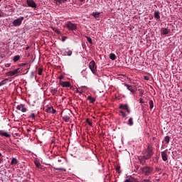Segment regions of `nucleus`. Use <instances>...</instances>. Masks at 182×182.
<instances>
[{
    "label": "nucleus",
    "mask_w": 182,
    "mask_h": 182,
    "mask_svg": "<svg viewBox=\"0 0 182 182\" xmlns=\"http://www.w3.org/2000/svg\"><path fill=\"white\" fill-rule=\"evenodd\" d=\"M144 182H149L150 181L148 180V179H144Z\"/></svg>",
    "instance_id": "nucleus-52"
},
{
    "label": "nucleus",
    "mask_w": 182,
    "mask_h": 182,
    "mask_svg": "<svg viewBox=\"0 0 182 182\" xmlns=\"http://www.w3.org/2000/svg\"><path fill=\"white\" fill-rule=\"evenodd\" d=\"M56 92H58V88H53L50 90V92L53 93V95H55V93H56Z\"/></svg>",
    "instance_id": "nucleus-32"
},
{
    "label": "nucleus",
    "mask_w": 182,
    "mask_h": 182,
    "mask_svg": "<svg viewBox=\"0 0 182 182\" xmlns=\"http://www.w3.org/2000/svg\"><path fill=\"white\" fill-rule=\"evenodd\" d=\"M116 171H117V173H122V172L120 171V166H117V167H116Z\"/></svg>",
    "instance_id": "nucleus-40"
},
{
    "label": "nucleus",
    "mask_w": 182,
    "mask_h": 182,
    "mask_svg": "<svg viewBox=\"0 0 182 182\" xmlns=\"http://www.w3.org/2000/svg\"><path fill=\"white\" fill-rule=\"evenodd\" d=\"M65 26L66 28H68V29H69V31H76V29H77V26L70 21H68L66 23Z\"/></svg>",
    "instance_id": "nucleus-5"
},
{
    "label": "nucleus",
    "mask_w": 182,
    "mask_h": 182,
    "mask_svg": "<svg viewBox=\"0 0 182 182\" xmlns=\"http://www.w3.org/2000/svg\"><path fill=\"white\" fill-rule=\"evenodd\" d=\"M55 170H58L59 171H66V170L63 168H55Z\"/></svg>",
    "instance_id": "nucleus-36"
},
{
    "label": "nucleus",
    "mask_w": 182,
    "mask_h": 182,
    "mask_svg": "<svg viewBox=\"0 0 182 182\" xmlns=\"http://www.w3.org/2000/svg\"><path fill=\"white\" fill-rule=\"evenodd\" d=\"M0 161H2V154L0 152Z\"/></svg>",
    "instance_id": "nucleus-48"
},
{
    "label": "nucleus",
    "mask_w": 182,
    "mask_h": 182,
    "mask_svg": "<svg viewBox=\"0 0 182 182\" xmlns=\"http://www.w3.org/2000/svg\"><path fill=\"white\" fill-rule=\"evenodd\" d=\"M0 18H4V12L2 11H0Z\"/></svg>",
    "instance_id": "nucleus-43"
},
{
    "label": "nucleus",
    "mask_w": 182,
    "mask_h": 182,
    "mask_svg": "<svg viewBox=\"0 0 182 182\" xmlns=\"http://www.w3.org/2000/svg\"><path fill=\"white\" fill-rule=\"evenodd\" d=\"M60 85L63 87H70L71 85L68 81H60Z\"/></svg>",
    "instance_id": "nucleus-11"
},
{
    "label": "nucleus",
    "mask_w": 182,
    "mask_h": 182,
    "mask_svg": "<svg viewBox=\"0 0 182 182\" xmlns=\"http://www.w3.org/2000/svg\"><path fill=\"white\" fill-rule=\"evenodd\" d=\"M23 19H25V17L23 16H20L18 18L14 20L12 23L14 25V26H21V25H22V22L23 21Z\"/></svg>",
    "instance_id": "nucleus-4"
},
{
    "label": "nucleus",
    "mask_w": 182,
    "mask_h": 182,
    "mask_svg": "<svg viewBox=\"0 0 182 182\" xmlns=\"http://www.w3.org/2000/svg\"><path fill=\"white\" fill-rule=\"evenodd\" d=\"M26 4L30 8H36V3L33 0H26Z\"/></svg>",
    "instance_id": "nucleus-7"
},
{
    "label": "nucleus",
    "mask_w": 182,
    "mask_h": 182,
    "mask_svg": "<svg viewBox=\"0 0 182 182\" xmlns=\"http://www.w3.org/2000/svg\"><path fill=\"white\" fill-rule=\"evenodd\" d=\"M125 110L127 112L128 114H130V109H129V107L127 108V109H125Z\"/></svg>",
    "instance_id": "nucleus-47"
},
{
    "label": "nucleus",
    "mask_w": 182,
    "mask_h": 182,
    "mask_svg": "<svg viewBox=\"0 0 182 182\" xmlns=\"http://www.w3.org/2000/svg\"><path fill=\"white\" fill-rule=\"evenodd\" d=\"M119 113L122 117H126L127 115L123 111H119Z\"/></svg>",
    "instance_id": "nucleus-38"
},
{
    "label": "nucleus",
    "mask_w": 182,
    "mask_h": 182,
    "mask_svg": "<svg viewBox=\"0 0 182 182\" xmlns=\"http://www.w3.org/2000/svg\"><path fill=\"white\" fill-rule=\"evenodd\" d=\"M58 79L60 80V82H62V79H63V75L59 76Z\"/></svg>",
    "instance_id": "nucleus-44"
},
{
    "label": "nucleus",
    "mask_w": 182,
    "mask_h": 182,
    "mask_svg": "<svg viewBox=\"0 0 182 182\" xmlns=\"http://www.w3.org/2000/svg\"><path fill=\"white\" fill-rule=\"evenodd\" d=\"M86 123H87V124H89V126H92L93 123H92V122H90V119L89 118H87L86 119Z\"/></svg>",
    "instance_id": "nucleus-33"
},
{
    "label": "nucleus",
    "mask_w": 182,
    "mask_h": 182,
    "mask_svg": "<svg viewBox=\"0 0 182 182\" xmlns=\"http://www.w3.org/2000/svg\"><path fill=\"white\" fill-rule=\"evenodd\" d=\"M16 109H17V110H21V112L23 113H25L27 110V109L25 107V105H23V104L17 105Z\"/></svg>",
    "instance_id": "nucleus-9"
},
{
    "label": "nucleus",
    "mask_w": 182,
    "mask_h": 182,
    "mask_svg": "<svg viewBox=\"0 0 182 182\" xmlns=\"http://www.w3.org/2000/svg\"><path fill=\"white\" fill-rule=\"evenodd\" d=\"M149 105L150 109H153V107H154V102H153V100H149Z\"/></svg>",
    "instance_id": "nucleus-27"
},
{
    "label": "nucleus",
    "mask_w": 182,
    "mask_h": 182,
    "mask_svg": "<svg viewBox=\"0 0 182 182\" xmlns=\"http://www.w3.org/2000/svg\"><path fill=\"white\" fill-rule=\"evenodd\" d=\"M85 38L87 40V42H89V43H90V45H93V41H92V38L89 37V36H85Z\"/></svg>",
    "instance_id": "nucleus-29"
},
{
    "label": "nucleus",
    "mask_w": 182,
    "mask_h": 182,
    "mask_svg": "<svg viewBox=\"0 0 182 182\" xmlns=\"http://www.w3.org/2000/svg\"><path fill=\"white\" fill-rule=\"evenodd\" d=\"M140 103H144V102H143V99H140Z\"/></svg>",
    "instance_id": "nucleus-54"
},
{
    "label": "nucleus",
    "mask_w": 182,
    "mask_h": 182,
    "mask_svg": "<svg viewBox=\"0 0 182 182\" xmlns=\"http://www.w3.org/2000/svg\"><path fill=\"white\" fill-rule=\"evenodd\" d=\"M9 66H11V64H6V68H9Z\"/></svg>",
    "instance_id": "nucleus-51"
},
{
    "label": "nucleus",
    "mask_w": 182,
    "mask_h": 182,
    "mask_svg": "<svg viewBox=\"0 0 182 182\" xmlns=\"http://www.w3.org/2000/svg\"><path fill=\"white\" fill-rule=\"evenodd\" d=\"M87 100L90 101V103H94L96 102V98H93L92 96H88Z\"/></svg>",
    "instance_id": "nucleus-19"
},
{
    "label": "nucleus",
    "mask_w": 182,
    "mask_h": 182,
    "mask_svg": "<svg viewBox=\"0 0 182 182\" xmlns=\"http://www.w3.org/2000/svg\"><path fill=\"white\" fill-rule=\"evenodd\" d=\"M52 29H53V31L54 32H55L56 33H58V35H60V31H59V30H58V28L52 27Z\"/></svg>",
    "instance_id": "nucleus-30"
},
{
    "label": "nucleus",
    "mask_w": 182,
    "mask_h": 182,
    "mask_svg": "<svg viewBox=\"0 0 182 182\" xmlns=\"http://www.w3.org/2000/svg\"><path fill=\"white\" fill-rule=\"evenodd\" d=\"M127 108H129L127 105H121L119 106V109H122L123 110H126Z\"/></svg>",
    "instance_id": "nucleus-25"
},
{
    "label": "nucleus",
    "mask_w": 182,
    "mask_h": 182,
    "mask_svg": "<svg viewBox=\"0 0 182 182\" xmlns=\"http://www.w3.org/2000/svg\"><path fill=\"white\" fill-rule=\"evenodd\" d=\"M0 136H4V137H11V134H8L4 130H0Z\"/></svg>",
    "instance_id": "nucleus-15"
},
{
    "label": "nucleus",
    "mask_w": 182,
    "mask_h": 182,
    "mask_svg": "<svg viewBox=\"0 0 182 182\" xmlns=\"http://www.w3.org/2000/svg\"><path fill=\"white\" fill-rule=\"evenodd\" d=\"M38 71L39 76H41V75H42V72H43V69L41 68H39Z\"/></svg>",
    "instance_id": "nucleus-34"
},
{
    "label": "nucleus",
    "mask_w": 182,
    "mask_h": 182,
    "mask_svg": "<svg viewBox=\"0 0 182 182\" xmlns=\"http://www.w3.org/2000/svg\"><path fill=\"white\" fill-rule=\"evenodd\" d=\"M51 113L52 114H55L56 113V110L53 109V107L51 109Z\"/></svg>",
    "instance_id": "nucleus-41"
},
{
    "label": "nucleus",
    "mask_w": 182,
    "mask_h": 182,
    "mask_svg": "<svg viewBox=\"0 0 182 182\" xmlns=\"http://www.w3.org/2000/svg\"><path fill=\"white\" fill-rule=\"evenodd\" d=\"M67 38H68V37L63 36V37L62 38V42H65Z\"/></svg>",
    "instance_id": "nucleus-42"
},
{
    "label": "nucleus",
    "mask_w": 182,
    "mask_h": 182,
    "mask_svg": "<svg viewBox=\"0 0 182 182\" xmlns=\"http://www.w3.org/2000/svg\"><path fill=\"white\" fill-rule=\"evenodd\" d=\"M11 164V166H14V164H18V159L16 158H12Z\"/></svg>",
    "instance_id": "nucleus-18"
},
{
    "label": "nucleus",
    "mask_w": 182,
    "mask_h": 182,
    "mask_svg": "<svg viewBox=\"0 0 182 182\" xmlns=\"http://www.w3.org/2000/svg\"><path fill=\"white\" fill-rule=\"evenodd\" d=\"M160 168H156V171H160Z\"/></svg>",
    "instance_id": "nucleus-50"
},
{
    "label": "nucleus",
    "mask_w": 182,
    "mask_h": 182,
    "mask_svg": "<svg viewBox=\"0 0 182 182\" xmlns=\"http://www.w3.org/2000/svg\"><path fill=\"white\" fill-rule=\"evenodd\" d=\"M80 2H85L86 0H78Z\"/></svg>",
    "instance_id": "nucleus-55"
},
{
    "label": "nucleus",
    "mask_w": 182,
    "mask_h": 182,
    "mask_svg": "<svg viewBox=\"0 0 182 182\" xmlns=\"http://www.w3.org/2000/svg\"><path fill=\"white\" fill-rule=\"evenodd\" d=\"M161 35H168V33H170V29L167 28H163L161 30Z\"/></svg>",
    "instance_id": "nucleus-12"
},
{
    "label": "nucleus",
    "mask_w": 182,
    "mask_h": 182,
    "mask_svg": "<svg viewBox=\"0 0 182 182\" xmlns=\"http://www.w3.org/2000/svg\"><path fill=\"white\" fill-rule=\"evenodd\" d=\"M123 85L124 86H125V87H127V89L129 90V92H131V93H132V95H134V93H136V90H134V88H133V86L128 85L127 83H124Z\"/></svg>",
    "instance_id": "nucleus-8"
},
{
    "label": "nucleus",
    "mask_w": 182,
    "mask_h": 182,
    "mask_svg": "<svg viewBox=\"0 0 182 182\" xmlns=\"http://www.w3.org/2000/svg\"><path fill=\"white\" fill-rule=\"evenodd\" d=\"M89 68L90 69L91 72L93 73V75H96V73L97 72V65H96V63L95 60H92L89 63Z\"/></svg>",
    "instance_id": "nucleus-3"
},
{
    "label": "nucleus",
    "mask_w": 182,
    "mask_h": 182,
    "mask_svg": "<svg viewBox=\"0 0 182 182\" xmlns=\"http://www.w3.org/2000/svg\"><path fill=\"white\" fill-rule=\"evenodd\" d=\"M144 79L145 80H149L150 78L149 77V76H144Z\"/></svg>",
    "instance_id": "nucleus-45"
},
{
    "label": "nucleus",
    "mask_w": 182,
    "mask_h": 182,
    "mask_svg": "<svg viewBox=\"0 0 182 182\" xmlns=\"http://www.w3.org/2000/svg\"><path fill=\"white\" fill-rule=\"evenodd\" d=\"M138 159H139L140 164H142L143 166H144V164H146V160H149V159H147V157L144 155L139 156Z\"/></svg>",
    "instance_id": "nucleus-6"
},
{
    "label": "nucleus",
    "mask_w": 182,
    "mask_h": 182,
    "mask_svg": "<svg viewBox=\"0 0 182 182\" xmlns=\"http://www.w3.org/2000/svg\"><path fill=\"white\" fill-rule=\"evenodd\" d=\"M154 16L156 19V21H161L160 20V11H154Z\"/></svg>",
    "instance_id": "nucleus-13"
},
{
    "label": "nucleus",
    "mask_w": 182,
    "mask_h": 182,
    "mask_svg": "<svg viewBox=\"0 0 182 182\" xmlns=\"http://www.w3.org/2000/svg\"><path fill=\"white\" fill-rule=\"evenodd\" d=\"M19 59H21V55H15L13 58L14 62H18V60H19Z\"/></svg>",
    "instance_id": "nucleus-23"
},
{
    "label": "nucleus",
    "mask_w": 182,
    "mask_h": 182,
    "mask_svg": "<svg viewBox=\"0 0 182 182\" xmlns=\"http://www.w3.org/2000/svg\"><path fill=\"white\" fill-rule=\"evenodd\" d=\"M26 65H28V63H21L20 66H26Z\"/></svg>",
    "instance_id": "nucleus-46"
},
{
    "label": "nucleus",
    "mask_w": 182,
    "mask_h": 182,
    "mask_svg": "<svg viewBox=\"0 0 182 182\" xmlns=\"http://www.w3.org/2000/svg\"><path fill=\"white\" fill-rule=\"evenodd\" d=\"M142 173L144 176H150L153 173V167L151 166H144L141 168Z\"/></svg>",
    "instance_id": "nucleus-2"
},
{
    "label": "nucleus",
    "mask_w": 182,
    "mask_h": 182,
    "mask_svg": "<svg viewBox=\"0 0 182 182\" xmlns=\"http://www.w3.org/2000/svg\"><path fill=\"white\" fill-rule=\"evenodd\" d=\"M2 0H0V2Z\"/></svg>",
    "instance_id": "nucleus-56"
},
{
    "label": "nucleus",
    "mask_w": 182,
    "mask_h": 182,
    "mask_svg": "<svg viewBox=\"0 0 182 182\" xmlns=\"http://www.w3.org/2000/svg\"><path fill=\"white\" fill-rule=\"evenodd\" d=\"M154 150V148L153 147V145L149 144L147 148L142 151V154H144L146 159H150L153 157V154H154V152L153 151Z\"/></svg>",
    "instance_id": "nucleus-1"
},
{
    "label": "nucleus",
    "mask_w": 182,
    "mask_h": 182,
    "mask_svg": "<svg viewBox=\"0 0 182 182\" xmlns=\"http://www.w3.org/2000/svg\"><path fill=\"white\" fill-rule=\"evenodd\" d=\"M68 0H55L56 5H60L62 4H65Z\"/></svg>",
    "instance_id": "nucleus-17"
},
{
    "label": "nucleus",
    "mask_w": 182,
    "mask_h": 182,
    "mask_svg": "<svg viewBox=\"0 0 182 182\" xmlns=\"http://www.w3.org/2000/svg\"><path fill=\"white\" fill-rule=\"evenodd\" d=\"M127 124L128 126H133V124H134V122H133V117H130L129 119Z\"/></svg>",
    "instance_id": "nucleus-20"
},
{
    "label": "nucleus",
    "mask_w": 182,
    "mask_h": 182,
    "mask_svg": "<svg viewBox=\"0 0 182 182\" xmlns=\"http://www.w3.org/2000/svg\"><path fill=\"white\" fill-rule=\"evenodd\" d=\"M65 53L68 56H72V50H68Z\"/></svg>",
    "instance_id": "nucleus-39"
},
{
    "label": "nucleus",
    "mask_w": 182,
    "mask_h": 182,
    "mask_svg": "<svg viewBox=\"0 0 182 182\" xmlns=\"http://www.w3.org/2000/svg\"><path fill=\"white\" fill-rule=\"evenodd\" d=\"M34 164L38 168H42V166L41 165V163L38 161H35Z\"/></svg>",
    "instance_id": "nucleus-24"
},
{
    "label": "nucleus",
    "mask_w": 182,
    "mask_h": 182,
    "mask_svg": "<svg viewBox=\"0 0 182 182\" xmlns=\"http://www.w3.org/2000/svg\"><path fill=\"white\" fill-rule=\"evenodd\" d=\"M63 119L66 122H69V120H70V117H68V116H64L63 117Z\"/></svg>",
    "instance_id": "nucleus-28"
},
{
    "label": "nucleus",
    "mask_w": 182,
    "mask_h": 182,
    "mask_svg": "<svg viewBox=\"0 0 182 182\" xmlns=\"http://www.w3.org/2000/svg\"><path fill=\"white\" fill-rule=\"evenodd\" d=\"M82 48H83V49H86V45L85 44H82Z\"/></svg>",
    "instance_id": "nucleus-49"
},
{
    "label": "nucleus",
    "mask_w": 182,
    "mask_h": 182,
    "mask_svg": "<svg viewBox=\"0 0 182 182\" xmlns=\"http://www.w3.org/2000/svg\"><path fill=\"white\" fill-rule=\"evenodd\" d=\"M161 156L164 161H167L168 158H167V153H166V151H162L161 153Z\"/></svg>",
    "instance_id": "nucleus-14"
},
{
    "label": "nucleus",
    "mask_w": 182,
    "mask_h": 182,
    "mask_svg": "<svg viewBox=\"0 0 182 182\" xmlns=\"http://www.w3.org/2000/svg\"><path fill=\"white\" fill-rule=\"evenodd\" d=\"M164 141H166V144H168L170 143V136H166L164 138Z\"/></svg>",
    "instance_id": "nucleus-26"
},
{
    "label": "nucleus",
    "mask_w": 182,
    "mask_h": 182,
    "mask_svg": "<svg viewBox=\"0 0 182 182\" xmlns=\"http://www.w3.org/2000/svg\"><path fill=\"white\" fill-rule=\"evenodd\" d=\"M30 119H32L33 120H35L36 119V116H35V113H32L30 116H29Z\"/></svg>",
    "instance_id": "nucleus-35"
},
{
    "label": "nucleus",
    "mask_w": 182,
    "mask_h": 182,
    "mask_svg": "<svg viewBox=\"0 0 182 182\" xmlns=\"http://www.w3.org/2000/svg\"><path fill=\"white\" fill-rule=\"evenodd\" d=\"M18 73H19V68L9 71L7 73V75H8V76H15V75H18Z\"/></svg>",
    "instance_id": "nucleus-10"
},
{
    "label": "nucleus",
    "mask_w": 182,
    "mask_h": 182,
    "mask_svg": "<svg viewBox=\"0 0 182 182\" xmlns=\"http://www.w3.org/2000/svg\"><path fill=\"white\" fill-rule=\"evenodd\" d=\"M6 80H8V79H5V80H2L0 82V86H4V85H5V82H6Z\"/></svg>",
    "instance_id": "nucleus-37"
},
{
    "label": "nucleus",
    "mask_w": 182,
    "mask_h": 182,
    "mask_svg": "<svg viewBox=\"0 0 182 182\" xmlns=\"http://www.w3.org/2000/svg\"><path fill=\"white\" fill-rule=\"evenodd\" d=\"M29 46H28L26 48V50H28L29 49Z\"/></svg>",
    "instance_id": "nucleus-53"
},
{
    "label": "nucleus",
    "mask_w": 182,
    "mask_h": 182,
    "mask_svg": "<svg viewBox=\"0 0 182 182\" xmlns=\"http://www.w3.org/2000/svg\"><path fill=\"white\" fill-rule=\"evenodd\" d=\"M92 16H94V18H95V19H97V18H99V16H100V12H93Z\"/></svg>",
    "instance_id": "nucleus-21"
},
{
    "label": "nucleus",
    "mask_w": 182,
    "mask_h": 182,
    "mask_svg": "<svg viewBox=\"0 0 182 182\" xmlns=\"http://www.w3.org/2000/svg\"><path fill=\"white\" fill-rule=\"evenodd\" d=\"M116 55L113 53H111L109 54V58L111 59V60H116Z\"/></svg>",
    "instance_id": "nucleus-22"
},
{
    "label": "nucleus",
    "mask_w": 182,
    "mask_h": 182,
    "mask_svg": "<svg viewBox=\"0 0 182 182\" xmlns=\"http://www.w3.org/2000/svg\"><path fill=\"white\" fill-rule=\"evenodd\" d=\"M124 182H137V179L134 177L129 176L127 179L124 181Z\"/></svg>",
    "instance_id": "nucleus-16"
},
{
    "label": "nucleus",
    "mask_w": 182,
    "mask_h": 182,
    "mask_svg": "<svg viewBox=\"0 0 182 182\" xmlns=\"http://www.w3.org/2000/svg\"><path fill=\"white\" fill-rule=\"evenodd\" d=\"M52 108H53V107H48L46 109V112L47 113H51V112H52Z\"/></svg>",
    "instance_id": "nucleus-31"
}]
</instances>
